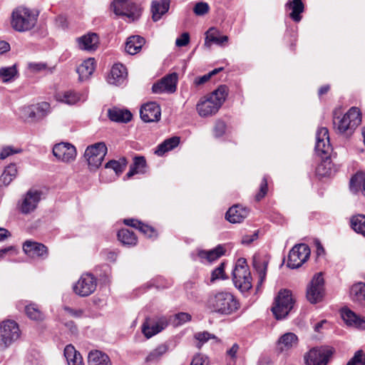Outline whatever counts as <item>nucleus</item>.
<instances>
[{
  "instance_id": "1",
  "label": "nucleus",
  "mask_w": 365,
  "mask_h": 365,
  "mask_svg": "<svg viewBox=\"0 0 365 365\" xmlns=\"http://www.w3.org/2000/svg\"><path fill=\"white\" fill-rule=\"evenodd\" d=\"M205 306L212 313L229 315L239 309V302L229 292H212L208 294Z\"/></svg>"
},
{
  "instance_id": "2",
  "label": "nucleus",
  "mask_w": 365,
  "mask_h": 365,
  "mask_svg": "<svg viewBox=\"0 0 365 365\" xmlns=\"http://www.w3.org/2000/svg\"><path fill=\"white\" fill-rule=\"evenodd\" d=\"M333 127L336 133L349 136L361 123V113L359 108L351 107L343 115L339 109L333 111Z\"/></svg>"
},
{
  "instance_id": "3",
  "label": "nucleus",
  "mask_w": 365,
  "mask_h": 365,
  "mask_svg": "<svg viewBox=\"0 0 365 365\" xmlns=\"http://www.w3.org/2000/svg\"><path fill=\"white\" fill-rule=\"evenodd\" d=\"M227 94V87L220 86L210 94L201 98L196 105L198 114L204 118L215 115L225 102Z\"/></svg>"
},
{
  "instance_id": "4",
  "label": "nucleus",
  "mask_w": 365,
  "mask_h": 365,
  "mask_svg": "<svg viewBox=\"0 0 365 365\" xmlns=\"http://www.w3.org/2000/svg\"><path fill=\"white\" fill-rule=\"evenodd\" d=\"M38 14L28 8L20 6L14 9L11 14L12 28L19 32L31 30L37 21Z\"/></svg>"
},
{
  "instance_id": "5",
  "label": "nucleus",
  "mask_w": 365,
  "mask_h": 365,
  "mask_svg": "<svg viewBox=\"0 0 365 365\" xmlns=\"http://www.w3.org/2000/svg\"><path fill=\"white\" fill-rule=\"evenodd\" d=\"M232 280L235 286L241 292H247L252 288L251 273L245 258H240L237 261L232 272Z\"/></svg>"
},
{
  "instance_id": "6",
  "label": "nucleus",
  "mask_w": 365,
  "mask_h": 365,
  "mask_svg": "<svg viewBox=\"0 0 365 365\" xmlns=\"http://www.w3.org/2000/svg\"><path fill=\"white\" fill-rule=\"evenodd\" d=\"M21 336L19 324L14 320L6 319L0 323V351H4Z\"/></svg>"
},
{
  "instance_id": "7",
  "label": "nucleus",
  "mask_w": 365,
  "mask_h": 365,
  "mask_svg": "<svg viewBox=\"0 0 365 365\" xmlns=\"http://www.w3.org/2000/svg\"><path fill=\"white\" fill-rule=\"evenodd\" d=\"M294 299L289 290L279 292L272 307V312L277 319L285 318L294 306Z\"/></svg>"
},
{
  "instance_id": "8",
  "label": "nucleus",
  "mask_w": 365,
  "mask_h": 365,
  "mask_svg": "<svg viewBox=\"0 0 365 365\" xmlns=\"http://www.w3.org/2000/svg\"><path fill=\"white\" fill-rule=\"evenodd\" d=\"M107 153V147L104 143H97L87 147L84 157L91 170H95L101 165Z\"/></svg>"
},
{
  "instance_id": "9",
  "label": "nucleus",
  "mask_w": 365,
  "mask_h": 365,
  "mask_svg": "<svg viewBox=\"0 0 365 365\" xmlns=\"http://www.w3.org/2000/svg\"><path fill=\"white\" fill-rule=\"evenodd\" d=\"M112 7L116 15L125 16L132 21L137 20L141 15L140 5L131 3L130 0H114Z\"/></svg>"
},
{
  "instance_id": "10",
  "label": "nucleus",
  "mask_w": 365,
  "mask_h": 365,
  "mask_svg": "<svg viewBox=\"0 0 365 365\" xmlns=\"http://www.w3.org/2000/svg\"><path fill=\"white\" fill-rule=\"evenodd\" d=\"M324 294V281L321 273L316 274L307 289V299L312 304L321 302Z\"/></svg>"
},
{
  "instance_id": "11",
  "label": "nucleus",
  "mask_w": 365,
  "mask_h": 365,
  "mask_svg": "<svg viewBox=\"0 0 365 365\" xmlns=\"http://www.w3.org/2000/svg\"><path fill=\"white\" fill-rule=\"evenodd\" d=\"M310 250L306 244H299L294 246L289 251L287 266L291 269L301 267L309 257Z\"/></svg>"
},
{
  "instance_id": "12",
  "label": "nucleus",
  "mask_w": 365,
  "mask_h": 365,
  "mask_svg": "<svg viewBox=\"0 0 365 365\" xmlns=\"http://www.w3.org/2000/svg\"><path fill=\"white\" fill-rule=\"evenodd\" d=\"M97 279L91 274L86 273L81 275L73 286L74 292L81 297L91 295L96 290Z\"/></svg>"
},
{
  "instance_id": "13",
  "label": "nucleus",
  "mask_w": 365,
  "mask_h": 365,
  "mask_svg": "<svg viewBox=\"0 0 365 365\" xmlns=\"http://www.w3.org/2000/svg\"><path fill=\"white\" fill-rule=\"evenodd\" d=\"M333 354L331 349L313 348L304 355L306 365H327Z\"/></svg>"
},
{
  "instance_id": "14",
  "label": "nucleus",
  "mask_w": 365,
  "mask_h": 365,
  "mask_svg": "<svg viewBox=\"0 0 365 365\" xmlns=\"http://www.w3.org/2000/svg\"><path fill=\"white\" fill-rule=\"evenodd\" d=\"M53 153L59 160L64 163H70L76 159V149L71 143H61L54 145Z\"/></svg>"
},
{
  "instance_id": "15",
  "label": "nucleus",
  "mask_w": 365,
  "mask_h": 365,
  "mask_svg": "<svg viewBox=\"0 0 365 365\" xmlns=\"http://www.w3.org/2000/svg\"><path fill=\"white\" fill-rule=\"evenodd\" d=\"M41 200V192L38 190H29L22 197L19 207L21 213L29 214L34 212Z\"/></svg>"
},
{
  "instance_id": "16",
  "label": "nucleus",
  "mask_w": 365,
  "mask_h": 365,
  "mask_svg": "<svg viewBox=\"0 0 365 365\" xmlns=\"http://www.w3.org/2000/svg\"><path fill=\"white\" fill-rule=\"evenodd\" d=\"M177 82L178 74L176 73L168 74L153 84V92L155 93H174L176 91Z\"/></svg>"
},
{
  "instance_id": "17",
  "label": "nucleus",
  "mask_w": 365,
  "mask_h": 365,
  "mask_svg": "<svg viewBox=\"0 0 365 365\" xmlns=\"http://www.w3.org/2000/svg\"><path fill=\"white\" fill-rule=\"evenodd\" d=\"M168 325L165 318L146 319L142 325V331L149 339L163 330Z\"/></svg>"
},
{
  "instance_id": "18",
  "label": "nucleus",
  "mask_w": 365,
  "mask_h": 365,
  "mask_svg": "<svg viewBox=\"0 0 365 365\" xmlns=\"http://www.w3.org/2000/svg\"><path fill=\"white\" fill-rule=\"evenodd\" d=\"M315 150L319 155H327L331 151L329 130L327 128L318 129L316 135Z\"/></svg>"
},
{
  "instance_id": "19",
  "label": "nucleus",
  "mask_w": 365,
  "mask_h": 365,
  "mask_svg": "<svg viewBox=\"0 0 365 365\" xmlns=\"http://www.w3.org/2000/svg\"><path fill=\"white\" fill-rule=\"evenodd\" d=\"M23 250L29 257L32 258L40 257L46 259L48 255L46 246L33 241H26L23 245Z\"/></svg>"
},
{
  "instance_id": "20",
  "label": "nucleus",
  "mask_w": 365,
  "mask_h": 365,
  "mask_svg": "<svg viewBox=\"0 0 365 365\" xmlns=\"http://www.w3.org/2000/svg\"><path fill=\"white\" fill-rule=\"evenodd\" d=\"M140 114L144 122L158 121L161 115L160 108L155 102H150L141 107Z\"/></svg>"
},
{
  "instance_id": "21",
  "label": "nucleus",
  "mask_w": 365,
  "mask_h": 365,
  "mask_svg": "<svg viewBox=\"0 0 365 365\" xmlns=\"http://www.w3.org/2000/svg\"><path fill=\"white\" fill-rule=\"evenodd\" d=\"M269 262V257L265 255L256 254L253 257V267L259 277L257 288L261 286L265 280Z\"/></svg>"
},
{
  "instance_id": "22",
  "label": "nucleus",
  "mask_w": 365,
  "mask_h": 365,
  "mask_svg": "<svg viewBox=\"0 0 365 365\" xmlns=\"http://www.w3.org/2000/svg\"><path fill=\"white\" fill-rule=\"evenodd\" d=\"M50 104L47 102H41L30 106L27 110L28 118L32 122L42 120L50 113Z\"/></svg>"
},
{
  "instance_id": "23",
  "label": "nucleus",
  "mask_w": 365,
  "mask_h": 365,
  "mask_svg": "<svg viewBox=\"0 0 365 365\" xmlns=\"http://www.w3.org/2000/svg\"><path fill=\"white\" fill-rule=\"evenodd\" d=\"M341 315L344 322L348 326L361 329H365V317L357 315L348 308L342 309Z\"/></svg>"
},
{
  "instance_id": "24",
  "label": "nucleus",
  "mask_w": 365,
  "mask_h": 365,
  "mask_svg": "<svg viewBox=\"0 0 365 365\" xmlns=\"http://www.w3.org/2000/svg\"><path fill=\"white\" fill-rule=\"evenodd\" d=\"M126 77V68L121 63H115L110 70V73L108 77V82L110 84L119 86L125 82Z\"/></svg>"
},
{
  "instance_id": "25",
  "label": "nucleus",
  "mask_w": 365,
  "mask_h": 365,
  "mask_svg": "<svg viewBox=\"0 0 365 365\" xmlns=\"http://www.w3.org/2000/svg\"><path fill=\"white\" fill-rule=\"evenodd\" d=\"M249 210L238 205L231 207L226 212L225 218L231 223H240L248 215Z\"/></svg>"
},
{
  "instance_id": "26",
  "label": "nucleus",
  "mask_w": 365,
  "mask_h": 365,
  "mask_svg": "<svg viewBox=\"0 0 365 365\" xmlns=\"http://www.w3.org/2000/svg\"><path fill=\"white\" fill-rule=\"evenodd\" d=\"M77 41L81 49L91 51L97 49L99 38L96 34L89 33L78 38Z\"/></svg>"
},
{
  "instance_id": "27",
  "label": "nucleus",
  "mask_w": 365,
  "mask_h": 365,
  "mask_svg": "<svg viewBox=\"0 0 365 365\" xmlns=\"http://www.w3.org/2000/svg\"><path fill=\"white\" fill-rule=\"evenodd\" d=\"M297 336L292 332H287L279 339L277 348L280 351H285L297 346Z\"/></svg>"
},
{
  "instance_id": "28",
  "label": "nucleus",
  "mask_w": 365,
  "mask_h": 365,
  "mask_svg": "<svg viewBox=\"0 0 365 365\" xmlns=\"http://www.w3.org/2000/svg\"><path fill=\"white\" fill-rule=\"evenodd\" d=\"M170 8V0L153 1L151 5L152 18L154 21L161 19Z\"/></svg>"
},
{
  "instance_id": "29",
  "label": "nucleus",
  "mask_w": 365,
  "mask_h": 365,
  "mask_svg": "<svg viewBox=\"0 0 365 365\" xmlns=\"http://www.w3.org/2000/svg\"><path fill=\"white\" fill-rule=\"evenodd\" d=\"M286 10H291L289 17L295 22H299L302 19L301 14L304 11V6L302 0L289 1L285 4Z\"/></svg>"
},
{
  "instance_id": "30",
  "label": "nucleus",
  "mask_w": 365,
  "mask_h": 365,
  "mask_svg": "<svg viewBox=\"0 0 365 365\" xmlns=\"http://www.w3.org/2000/svg\"><path fill=\"white\" fill-rule=\"evenodd\" d=\"M108 117L112 121L128 123L131 120L133 115L127 109L118 108H110L108 111Z\"/></svg>"
},
{
  "instance_id": "31",
  "label": "nucleus",
  "mask_w": 365,
  "mask_h": 365,
  "mask_svg": "<svg viewBox=\"0 0 365 365\" xmlns=\"http://www.w3.org/2000/svg\"><path fill=\"white\" fill-rule=\"evenodd\" d=\"M95 70V59L88 58L85 60L78 68L77 73L79 75V80L84 81L88 79Z\"/></svg>"
},
{
  "instance_id": "32",
  "label": "nucleus",
  "mask_w": 365,
  "mask_h": 365,
  "mask_svg": "<svg viewBox=\"0 0 365 365\" xmlns=\"http://www.w3.org/2000/svg\"><path fill=\"white\" fill-rule=\"evenodd\" d=\"M349 189L351 192L356 194L361 190L365 196V173L358 172L350 180Z\"/></svg>"
},
{
  "instance_id": "33",
  "label": "nucleus",
  "mask_w": 365,
  "mask_h": 365,
  "mask_svg": "<svg viewBox=\"0 0 365 365\" xmlns=\"http://www.w3.org/2000/svg\"><path fill=\"white\" fill-rule=\"evenodd\" d=\"M144 43L145 39L143 37L140 36H130L125 43V51L130 55L136 54L140 51Z\"/></svg>"
},
{
  "instance_id": "34",
  "label": "nucleus",
  "mask_w": 365,
  "mask_h": 365,
  "mask_svg": "<svg viewBox=\"0 0 365 365\" xmlns=\"http://www.w3.org/2000/svg\"><path fill=\"white\" fill-rule=\"evenodd\" d=\"M64 356L68 365H83L81 354L71 344H68L65 347Z\"/></svg>"
},
{
  "instance_id": "35",
  "label": "nucleus",
  "mask_w": 365,
  "mask_h": 365,
  "mask_svg": "<svg viewBox=\"0 0 365 365\" xmlns=\"http://www.w3.org/2000/svg\"><path fill=\"white\" fill-rule=\"evenodd\" d=\"M146 172V160L143 156H136L133 159V163L126 174L128 178H131L135 174H144Z\"/></svg>"
},
{
  "instance_id": "36",
  "label": "nucleus",
  "mask_w": 365,
  "mask_h": 365,
  "mask_svg": "<svg viewBox=\"0 0 365 365\" xmlns=\"http://www.w3.org/2000/svg\"><path fill=\"white\" fill-rule=\"evenodd\" d=\"M88 359V365H110L108 356L98 350L90 351Z\"/></svg>"
},
{
  "instance_id": "37",
  "label": "nucleus",
  "mask_w": 365,
  "mask_h": 365,
  "mask_svg": "<svg viewBox=\"0 0 365 365\" xmlns=\"http://www.w3.org/2000/svg\"><path fill=\"white\" fill-rule=\"evenodd\" d=\"M349 296L354 302L365 301V283L360 282L354 284L350 288Z\"/></svg>"
},
{
  "instance_id": "38",
  "label": "nucleus",
  "mask_w": 365,
  "mask_h": 365,
  "mask_svg": "<svg viewBox=\"0 0 365 365\" xmlns=\"http://www.w3.org/2000/svg\"><path fill=\"white\" fill-rule=\"evenodd\" d=\"M225 252V250L224 247L221 245H218L213 250L199 251L198 256L201 259H205L208 262H211L223 255Z\"/></svg>"
},
{
  "instance_id": "39",
  "label": "nucleus",
  "mask_w": 365,
  "mask_h": 365,
  "mask_svg": "<svg viewBox=\"0 0 365 365\" xmlns=\"http://www.w3.org/2000/svg\"><path fill=\"white\" fill-rule=\"evenodd\" d=\"M168 349L169 347L166 344H161L158 345L148 354L145 358V361L148 363H155L159 361L162 356L168 352Z\"/></svg>"
},
{
  "instance_id": "40",
  "label": "nucleus",
  "mask_w": 365,
  "mask_h": 365,
  "mask_svg": "<svg viewBox=\"0 0 365 365\" xmlns=\"http://www.w3.org/2000/svg\"><path fill=\"white\" fill-rule=\"evenodd\" d=\"M19 76L16 65L0 68V78L3 83L14 81Z\"/></svg>"
},
{
  "instance_id": "41",
  "label": "nucleus",
  "mask_w": 365,
  "mask_h": 365,
  "mask_svg": "<svg viewBox=\"0 0 365 365\" xmlns=\"http://www.w3.org/2000/svg\"><path fill=\"white\" fill-rule=\"evenodd\" d=\"M217 31L214 28H211L208 30L205 42L206 46L210 47L211 43L222 46L228 41V37L227 36H217Z\"/></svg>"
},
{
  "instance_id": "42",
  "label": "nucleus",
  "mask_w": 365,
  "mask_h": 365,
  "mask_svg": "<svg viewBox=\"0 0 365 365\" xmlns=\"http://www.w3.org/2000/svg\"><path fill=\"white\" fill-rule=\"evenodd\" d=\"M17 168L15 164L8 165L0 177V186H7L16 178Z\"/></svg>"
},
{
  "instance_id": "43",
  "label": "nucleus",
  "mask_w": 365,
  "mask_h": 365,
  "mask_svg": "<svg viewBox=\"0 0 365 365\" xmlns=\"http://www.w3.org/2000/svg\"><path fill=\"white\" fill-rule=\"evenodd\" d=\"M56 99L68 105H74L81 100V96L76 92L68 91L58 93Z\"/></svg>"
},
{
  "instance_id": "44",
  "label": "nucleus",
  "mask_w": 365,
  "mask_h": 365,
  "mask_svg": "<svg viewBox=\"0 0 365 365\" xmlns=\"http://www.w3.org/2000/svg\"><path fill=\"white\" fill-rule=\"evenodd\" d=\"M118 240L127 245H135L137 243V237L133 231L128 229H122L118 232Z\"/></svg>"
},
{
  "instance_id": "45",
  "label": "nucleus",
  "mask_w": 365,
  "mask_h": 365,
  "mask_svg": "<svg viewBox=\"0 0 365 365\" xmlns=\"http://www.w3.org/2000/svg\"><path fill=\"white\" fill-rule=\"evenodd\" d=\"M351 227L355 232L365 237V215H359L352 217Z\"/></svg>"
},
{
  "instance_id": "46",
  "label": "nucleus",
  "mask_w": 365,
  "mask_h": 365,
  "mask_svg": "<svg viewBox=\"0 0 365 365\" xmlns=\"http://www.w3.org/2000/svg\"><path fill=\"white\" fill-rule=\"evenodd\" d=\"M26 314L32 320L41 321L43 319V314L38 308L36 304H31L26 306Z\"/></svg>"
},
{
  "instance_id": "47",
  "label": "nucleus",
  "mask_w": 365,
  "mask_h": 365,
  "mask_svg": "<svg viewBox=\"0 0 365 365\" xmlns=\"http://www.w3.org/2000/svg\"><path fill=\"white\" fill-rule=\"evenodd\" d=\"M126 166V160L125 158H121L119 160H110L106 164V168H110L114 170L117 175L121 174Z\"/></svg>"
},
{
  "instance_id": "48",
  "label": "nucleus",
  "mask_w": 365,
  "mask_h": 365,
  "mask_svg": "<svg viewBox=\"0 0 365 365\" xmlns=\"http://www.w3.org/2000/svg\"><path fill=\"white\" fill-rule=\"evenodd\" d=\"M316 173L319 176H329L331 173V161L326 157V160L319 163L316 168Z\"/></svg>"
},
{
  "instance_id": "49",
  "label": "nucleus",
  "mask_w": 365,
  "mask_h": 365,
  "mask_svg": "<svg viewBox=\"0 0 365 365\" xmlns=\"http://www.w3.org/2000/svg\"><path fill=\"white\" fill-rule=\"evenodd\" d=\"M195 339L198 341L197 347L200 348L201 346L207 342L209 339H215L217 341V338L214 334L209 333L208 331L197 332L195 334Z\"/></svg>"
},
{
  "instance_id": "50",
  "label": "nucleus",
  "mask_w": 365,
  "mask_h": 365,
  "mask_svg": "<svg viewBox=\"0 0 365 365\" xmlns=\"http://www.w3.org/2000/svg\"><path fill=\"white\" fill-rule=\"evenodd\" d=\"M222 69H223V68H215L204 76L196 77L194 81V83L196 86L202 85V84L205 83L206 82H207L211 78V77L212 76L218 73Z\"/></svg>"
},
{
  "instance_id": "51",
  "label": "nucleus",
  "mask_w": 365,
  "mask_h": 365,
  "mask_svg": "<svg viewBox=\"0 0 365 365\" xmlns=\"http://www.w3.org/2000/svg\"><path fill=\"white\" fill-rule=\"evenodd\" d=\"M346 365H365V355L363 351H357Z\"/></svg>"
},
{
  "instance_id": "52",
  "label": "nucleus",
  "mask_w": 365,
  "mask_h": 365,
  "mask_svg": "<svg viewBox=\"0 0 365 365\" xmlns=\"http://www.w3.org/2000/svg\"><path fill=\"white\" fill-rule=\"evenodd\" d=\"M191 315L186 312H180L174 316L173 324L175 326H180L191 320Z\"/></svg>"
},
{
  "instance_id": "53",
  "label": "nucleus",
  "mask_w": 365,
  "mask_h": 365,
  "mask_svg": "<svg viewBox=\"0 0 365 365\" xmlns=\"http://www.w3.org/2000/svg\"><path fill=\"white\" fill-rule=\"evenodd\" d=\"M210 6L206 2H197L194 8L193 12L197 16H203L208 13Z\"/></svg>"
},
{
  "instance_id": "54",
  "label": "nucleus",
  "mask_w": 365,
  "mask_h": 365,
  "mask_svg": "<svg viewBox=\"0 0 365 365\" xmlns=\"http://www.w3.org/2000/svg\"><path fill=\"white\" fill-rule=\"evenodd\" d=\"M225 279V263H221L216 269L212 272L210 281L212 282L217 279Z\"/></svg>"
},
{
  "instance_id": "55",
  "label": "nucleus",
  "mask_w": 365,
  "mask_h": 365,
  "mask_svg": "<svg viewBox=\"0 0 365 365\" xmlns=\"http://www.w3.org/2000/svg\"><path fill=\"white\" fill-rule=\"evenodd\" d=\"M22 152L21 148H15L12 146L4 147L0 153V159L4 160L11 155L20 153Z\"/></svg>"
},
{
  "instance_id": "56",
  "label": "nucleus",
  "mask_w": 365,
  "mask_h": 365,
  "mask_svg": "<svg viewBox=\"0 0 365 365\" xmlns=\"http://www.w3.org/2000/svg\"><path fill=\"white\" fill-rule=\"evenodd\" d=\"M139 231L143 233L146 237L149 238L155 237L157 236L156 231L150 226L141 223Z\"/></svg>"
},
{
  "instance_id": "57",
  "label": "nucleus",
  "mask_w": 365,
  "mask_h": 365,
  "mask_svg": "<svg viewBox=\"0 0 365 365\" xmlns=\"http://www.w3.org/2000/svg\"><path fill=\"white\" fill-rule=\"evenodd\" d=\"M267 190V180L266 177H264L260 183L259 191L255 196L256 200L257 201L262 200L266 195Z\"/></svg>"
},
{
  "instance_id": "58",
  "label": "nucleus",
  "mask_w": 365,
  "mask_h": 365,
  "mask_svg": "<svg viewBox=\"0 0 365 365\" xmlns=\"http://www.w3.org/2000/svg\"><path fill=\"white\" fill-rule=\"evenodd\" d=\"M28 68L33 73H38L47 68V66L41 62H31L28 64Z\"/></svg>"
},
{
  "instance_id": "59",
  "label": "nucleus",
  "mask_w": 365,
  "mask_h": 365,
  "mask_svg": "<svg viewBox=\"0 0 365 365\" xmlns=\"http://www.w3.org/2000/svg\"><path fill=\"white\" fill-rule=\"evenodd\" d=\"M226 125L222 120H218L216 122L215 128H214V135L215 137L219 138L221 137L225 132Z\"/></svg>"
},
{
  "instance_id": "60",
  "label": "nucleus",
  "mask_w": 365,
  "mask_h": 365,
  "mask_svg": "<svg viewBox=\"0 0 365 365\" xmlns=\"http://www.w3.org/2000/svg\"><path fill=\"white\" fill-rule=\"evenodd\" d=\"M190 42V35L187 32L183 33L180 38L175 41V45L178 47L187 46Z\"/></svg>"
},
{
  "instance_id": "61",
  "label": "nucleus",
  "mask_w": 365,
  "mask_h": 365,
  "mask_svg": "<svg viewBox=\"0 0 365 365\" xmlns=\"http://www.w3.org/2000/svg\"><path fill=\"white\" fill-rule=\"evenodd\" d=\"M64 310L71 317L74 318H81L84 315V311L81 309H72L69 307H65Z\"/></svg>"
},
{
  "instance_id": "62",
  "label": "nucleus",
  "mask_w": 365,
  "mask_h": 365,
  "mask_svg": "<svg viewBox=\"0 0 365 365\" xmlns=\"http://www.w3.org/2000/svg\"><path fill=\"white\" fill-rule=\"evenodd\" d=\"M207 358L203 355L196 354L192 359L190 365H207L206 363Z\"/></svg>"
},
{
  "instance_id": "63",
  "label": "nucleus",
  "mask_w": 365,
  "mask_h": 365,
  "mask_svg": "<svg viewBox=\"0 0 365 365\" xmlns=\"http://www.w3.org/2000/svg\"><path fill=\"white\" fill-rule=\"evenodd\" d=\"M168 148L170 150L177 147L180 143V138L178 137H173L165 140Z\"/></svg>"
},
{
  "instance_id": "64",
  "label": "nucleus",
  "mask_w": 365,
  "mask_h": 365,
  "mask_svg": "<svg viewBox=\"0 0 365 365\" xmlns=\"http://www.w3.org/2000/svg\"><path fill=\"white\" fill-rule=\"evenodd\" d=\"M169 150H170V149L168 148V147L167 146L166 143L164 141L158 146L155 153L160 156Z\"/></svg>"
}]
</instances>
